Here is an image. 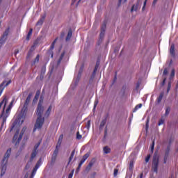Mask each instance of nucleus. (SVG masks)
I'll use <instances>...</instances> for the list:
<instances>
[{
    "label": "nucleus",
    "mask_w": 178,
    "mask_h": 178,
    "mask_svg": "<svg viewBox=\"0 0 178 178\" xmlns=\"http://www.w3.org/2000/svg\"><path fill=\"white\" fill-rule=\"evenodd\" d=\"M170 91V88H167V92L169 93Z\"/></svg>",
    "instance_id": "63"
},
{
    "label": "nucleus",
    "mask_w": 178,
    "mask_h": 178,
    "mask_svg": "<svg viewBox=\"0 0 178 178\" xmlns=\"http://www.w3.org/2000/svg\"><path fill=\"white\" fill-rule=\"evenodd\" d=\"M172 143H173V139H172V138H170V140H169V144H168V145H170V147L172 145Z\"/></svg>",
    "instance_id": "51"
},
{
    "label": "nucleus",
    "mask_w": 178,
    "mask_h": 178,
    "mask_svg": "<svg viewBox=\"0 0 178 178\" xmlns=\"http://www.w3.org/2000/svg\"><path fill=\"white\" fill-rule=\"evenodd\" d=\"M5 106H6V103L4 104V106L3 108V111L1 114V119L3 120V122H2V126H3V124H5V123H6V119L8 118V116H9V113L10 112V108H8V107L7 108V109L6 110V113L5 114Z\"/></svg>",
    "instance_id": "5"
},
{
    "label": "nucleus",
    "mask_w": 178,
    "mask_h": 178,
    "mask_svg": "<svg viewBox=\"0 0 178 178\" xmlns=\"http://www.w3.org/2000/svg\"><path fill=\"white\" fill-rule=\"evenodd\" d=\"M58 38H56L55 40L51 43V46H50V49L51 51H52V49H54V48H55V44H56V42L58 41Z\"/></svg>",
    "instance_id": "23"
},
{
    "label": "nucleus",
    "mask_w": 178,
    "mask_h": 178,
    "mask_svg": "<svg viewBox=\"0 0 178 178\" xmlns=\"http://www.w3.org/2000/svg\"><path fill=\"white\" fill-rule=\"evenodd\" d=\"M12 152V149L9 148L5 155L3 159H2L1 161V176H3V175H5L6 172V165H8V159H9V157L10 156V153Z\"/></svg>",
    "instance_id": "2"
},
{
    "label": "nucleus",
    "mask_w": 178,
    "mask_h": 178,
    "mask_svg": "<svg viewBox=\"0 0 178 178\" xmlns=\"http://www.w3.org/2000/svg\"><path fill=\"white\" fill-rule=\"evenodd\" d=\"M163 98V92L161 93L159 97L156 99L157 104H161L162 102V99Z\"/></svg>",
    "instance_id": "22"
},
{
    "label": "nucleus",
    "mask_w": 178,
    "mask_h": 178,
    "mask_svg": "<svg viewBox=\"0 0 178 178\" xmlns=\"http://www.w3.org/2000/svg\"><path fill=\"white\" fill-rule=\"evenodd\" d=\"M51 112H52V106H49L47 111H46L44 114V117L49 118V115H51Z\"/></svg>",
    "instance_id": "14"
},
{
    "label": "nucleus",
    "mask_w": 178,
    "mask_h": 178,
    "mask_svg": "<svg viewBox=\"0 0 178 178\" xmlns=\"http://www.w3.org/2000/svg\"><path fill=\"white\" fill-rule=\"evenodd\" d=\"M90 126H91V120H88L86 124L87 129H90Z\"/></svg>",
    "instance_id": "47"
},
{
    "label": "nucleus",
    "mask_w": 178,
    "mask_h": 178,
    "mask_svg": "<svg viewBox=\"0 0 178 178\" xmlns=\"http://www.w3.org/2000/svg\"><path fill=\"white\" fill-rule=\"evenodd\" d=\"M58 152H59V149H58V146H56V149L54 150L53 154L58 155Z\"/></svg>",
    "instance_id": "41"
},
{
    "label": "nucleus",
    "mask_w": 178,
    "mask_h": 178,
    "mask_svg": "<svg viewBox=\"0 0 178 178\" xmlns=\"http://www.w3.org/2000/svg\"><path fill=\"white\" fill-rule=\"evenodd\" d=\"M9 28H8L0 39V48L2 47L3 44H5V41H6V38H8V35H9Z\"/></svg>",
    "instance_id": "10"
},
{
    "label": "nucleus",
    "mask_w": 178,
    "mask_h": 178,
    "mask_svg": "<svg viewBox=\"0 0 178 178\" xmlns=\"http://www.w3.org/2000/svg\"><path fill=\"white\" fill-rule=\"evenodd\" d=\"M42 161V160L41 159H40L38 161L36 165H39L40 166Z\"/></svg>",
    "instance_id": "55"
},
{
    "label": "nucleus",
    "mask_w": 178,
    "mask_h": 178,
    "mask_svg": "<svg viewBox=\"0 0 178 178\" xmlns=\"http://www.w3.org/2000/svg\"><path fill=\"white\" fill-rule=\"evenodd\" d=\"M41 94V92L40 90H38L35 93V97L33 99V102H35L38 101V99L40 98V95Z\"/></svg>",
    "instance_id": "21"
},
{
    "label": "nucleus",
    "mask_w": 178,
    "mask_h": 178,
    "mask_svg": "<svg viewBox=\"0 0 178 178\" xmlns=\"http://www.w3.org/2000/svg\"><path fill=\"white\" fill-rule=\"evenodd\" d=\"M81 135L80 134V132H76V138L77 140H81Z\"/></svg>",
    "instance_id": "40"
},
{
    "label": "nucleus",
    "mask_w": 178,
    "mask_h": 178,
    "mask_svg": "<svg viewBox=\"0 0 178 178\" xmlns=\"http://www.w3.org/2000/svg\"><path fill=\"white\" fill-rule=\"evenodd\" d=\"M38 168H40V165L36 164V165H35V167H34L33 169H35V170H38Z\"/></svg>",
    "instance_id": "54"
},
{
    "label": "nucleus",
    "mask_w": 178,
    "mask_h": 178,
    "mask_svg": "<svg viewBox=\"0 0 178 178\" xmlns=\"http://www.w3.org/2000/svg\"><path fill=\"white\" fill-rule=\"evenodd\" d=\"M159 165V158L156 156L153 157L152 165V170L155 172V173H158V166Z\"/></svg>",
    "instance_id": "7"
},
{
    "label": "nucleus",
    "mask_w": 178,
    "mask_h": 178,
    "mask_svg": "<svg viewBox=\"0 0 178 178\" xmlns=\"http://www.w3.org/2000/svg\"><path fill=\"white\" fill-rule=\"evenodd\" d=\"M43 101L44 99H42V97H41L38 104V108L36 112V115H38V118L33 128V131H35L37 129L40 130L44 124V122H45V118H42V113H44V106H42Z\"/></svg>",
    "instance_id": "1"
},
{
    "label": "nucleus",
    "mask_w": 178,
    "mask_h": 178,
    "mask_svg": "<svg viewBox=\"0 0 178 178\" xmlns=\"http://www.w3.org/2000/svg\"><path fill=\"white\" fill-rule=\"evenodd\" d=\"M13 102H14V101L13 100H12L11 101V102L10 103V104L8 105V108L9 109H12V108H13Z\"/></svg>",
    "instance_id": "46"
},
{
    "label": "nucleus",
    "mask_w": 178,
    "mask_h": 178,
    "mask_svg": "<svg viewBox=\"0 0 178 178\" xmlns=\"http://www.w3.org/2000/svg\"><path fill=\"white\" fill-rule=\"evenodd\" d=\"M169 72L168 71V68H165L163 72V76H166Z\"/></svg>",
    "instance_id": "44"
},
{
    "label": "nucleus",
    "mask_w": 178,
    "mask_h": 178,
    "mask_svg": "<svg viewBox=\"0 0 178 178\" xmlns=\"http://www.w3.org/2000/svg\"><path fill=\"white\" fill-rule=\"evenodd\" d=\"M31 162H33V161H31V157L30 160L28 161L26 165L25 166L26 170H29L30 168V166L31 165Z\"/></svg>",
    "instance_id": "27"
},
{
    "label": "nucleus",
    "mask_w": 178,
    "mask_h": 178,
    "mask_svg": "<svg viewBox=\"0 0 178 178\" xmlns=\"http://www.w3.org/2000/svg\"><path fill=\"white\" fill-rule=\"evenodd\" d=\"M106 120H107L106 118L102 120V121L100 123L99 129H102V127H104V126L106 124Z\"/></svg>",
    "instance_id": "25"
},
{
    "label": "nucleus",
    "mask_w": 178,
    "mask_h": 178,
    "mask_svg": "<svg viewBox=\"0 0 178 178\" xmlns=\"http://www.w3.org/2000/svg\"><path fill=\"white\" fill-rule=\"evenodd\" d=\"M44 20H45V16H42L36 23V26H42L44 23Z\"/></svg>",
    "instance_id": "15"
},
{
    "label": "nucleus",
    "mask_w": 178,
    "mask_h": 178,
    "mask_svg": "<svg viewBox=\"0 0 178 178\" xmlns=\"http://www.w3.org/2000/svg\"><path fill=\"white\" fill-rule=\"evenodd\" d=\"M74 173V170H72L68 175V178H73V175Z\"/></svg>",
    "instance_id": "39"
},
{
    "label": "nucleus",
    "mask_w": 178,
    "mask_h": 178,
    "mask_svg": "<svg viewBox=\"0 0 178 178\" xmlns=\"http://www.w3.org/2000/svg\"><path fill=\"white\" fill-rule=\"evenodd\" d=\"M72 35H73V32L72 31V30H70L68 31V33H67V37L65 38V41H70V38H72Z\"/></svg>",
    "instance_id": "17"
},
{
    "label": "nucleus",
    "mask_w": 178,
    "mask_h": 178,
    "mask_svg": "<svg viewBox=\"0 0 178 178\" xmlns=\"http://www.w3.org/2000/svg\"><path fill=\"white\" fill-rule=\"evenodd\" d=\"M62 140H63V135H60L59 136L58 143L60 144V143H62Z\"/></svg>",
    "instance_id": "45"
},
{
    "label": "nucleus",
    "mask_w": 178,
    "mask_h": 178,
    "mask_svg": "<svg viewBox=\"0 0 178 178\" xmlns=\"http://www.w3.org/2000/svg\"><path fill=\"white\" fill-rule=\"evenodd\" d=\"M175 69H172L171 71V74L170 75V79H173L175 77Z\"/></svg>",
    "instance_id": "35"
},
{
    "label": "nucleus",
    "mask_w": 178,
    "mask_h": 178,
    "mask_svg": "<svg viewBox=\"0 0 178 178\" xmlns=\"http://www.w3.org/2000/svg\"><path fill=\"white\" fill-rule=\"evenodd\" d=\"M134 168V162H133V161H131L129 163V170H133Z\"/></svg>",
    "instance_id": "30"
},
{
    "label": "nucleus",
    "mask_w": 178,
    "mask_h": 178,
    "mask_svg": "<svg viewBox=\"0 0 178 178\" xmlns=\"http://www.w3.org/2000/svg\"><path fill=\"white\" fill-rule=\"evenodd\" d=\"M32 35H33V29H30L26 35V41H30V38H31Z\"/></svg>",
    "instance_id": "20"
},
{
    "label": "nucleus",
    "mask_w": 178,
    "mask_h": 178,
    "mask_svg": "<svg viewBox=\"0 0 178 178\" xmlns=\"http://www.w3.org/2000/svg\"><path fill=\"white\" fill-rule=\"evenodd\" d=\"M41 143L38 142L34 146L33 150L31 154V161H34V158L37 156V154H38V147H40Z\"/></svg>",
    "instance_id": "8"
},
{
    "label": "nucleus",
    "mask_w": 178,
    "mask_h": 178,
    "mask_svg": "<svg viewBox=\"0 0 178 178\" xmlns=\"http://www.w3.org/2000/svg\"><path fill=\"white\" fill-rule=\"evenodd\" d=\"M107 134H108V127H106V129L104 131V137H106Z\"/></svg>",
    "instance_id": "49"
},
{
    "label": "nucleus",
    "mask_w": 178,
    "mask_h": 178,
    "mask_svg": "<svg viewBox=\"0 0 178 178\" xmlns=\"http://www.w3.org/2000/svg\"><path fill=\"white\" fill-rule=\"evenodd\" d=\"M166 83V77H165L162 81L161 86H165Z\"/></svg>",
    "instance_id": "50"
},
{
    "label": "nucleus",
    "mask_w": 178,
    "mask_h": 178,
    "mask_svg": "<svg viewBox=\"0 0 178 178\" xmlns=\"http://www.w3.org/2000/svg\"><path fill=\"white\" fill-rule=\"evenodd\" d=\"M170 113V107L168 106L165 108V116H169V114Z\"/></svg>",
    "instance_id": "28"
},
{
    "label": "nucleus",
    "mask_w": 178,
    "mask_h": 178,
    "mask_svg": "<svg viewBox=\"0 0 178 178\" xmlns=\"http://www.w3.org/2000/svg\"><path fill=\"white\" fill-rule=\"evenodd\" d=\"M63 56H65V52L61 54V55L58 59V63H60V62H62V59H63Z\"/></svg>",
    "instance_id": "36"
},
{
    "label": "nucleus",
    "mask_w": 178,
    "mask_h": 178,
    "mask_svg": "<svg viewBox=\"0 0 178 178\" xmlns=\"http://www.w3.org/2000/svg\"><path fill=\"white\" fill-rule=\"evenodd\" d=\"M99 65L98 64V63H97L95 69L93 70V74H95L97 73V71L98 70V67H99Z\"/></svg>",
    "instance_id": "34"
},
{
    "label": "nucleus",
    "mask_w": 178,
    "mask_h": 178,
    "mask_svg": "<svg viewBox=\"0 0 178 178\" xmlns=\"http://www.w3.org/2000/svg\"><path fill=\"white\" fill-rule=\"evenodd\" d=\"M6 104V98H4L2 102H0V109L2 108L3 103Z\"/></svg>",
    "instance_id": "37"
},
{
    "label": "nucleus",
    "mask_w": 178,
    "mask_h": 178,
    "mask_svg": "<svg viewBox=\"0 0 178 178\" xmlns=\"http://www.w3.org/2000/svg\"><path fill=\"white\" fill-rule=\"evenodd\" d=\"M170 152V145H168L166 149H165L163 163H166L168 162V158H169Z\"/></svg>",
    "instance_id": "12"
},
{
    "label": "nucleus",
    "mask_w": 178,
    "mask_h": 178,
    "mask_svg": "<svg viewBox=\"0 0 178 178\" xmlns=\"http://www.w3.org/2000/svg\"><path fill=\"white\" fill-rule=\"evenodd\" d=\"M105 30H106V20H104L102 25V31L99 34L98 45H101V44L102 43V41H104V37H105Z\"/></svg>",
    "instance_id": "4"
},
{
    "label": "nucleus",
    "mask_w": 178,
    "mask_h": 178,
    "mask_svg": "<svg viewBox=\"0 0 178 178\" xmlns=\"http://www.w3.org/2000/svg\"><path fill=\"white\" fill-rule=\"evenodd\" d=\"M165 123V119L161 118L159 120L158 126H162Z\"/></svg>",
    "instance_id": "32"
},
{
    "label": "nucleus",
    "mask_w": 178,
    "mask_h": 178,
    "mask_svg": "<svg viewBox=\"0 0 178 178\" xmlns=\"http://www.w3.org/2000/svg\"><path fill=\"white\" fill-rule=\"evenodd\" d=\"M171 87H172V83L171 82H168V88L170 89Z\"/></svg>",
    "instance_id": "57"
},
{
    "label": "nucleus",
    "mask_w": 178,
    "mask_h": 178,
    "mask_svg": "<svg viewBox=\"0 0 178 178\" xmlns=\"http://www.w3.org/2000/svg\"><path fill=\"white\" fill-rule=\"evenodd\" d=\"M103 151L104 154H110L111 153V148L109 147L106 146L104 147Z\"/></svg>",
    "instance_id": "24"
},
{
    "label": "nucleus",
    "mask_w": 178,
    "mask_h": 178,
    "mask_svg": "<svg viewBox=\"0 0 178 178\" xmlns=\"http://www.w3.org/2000/svg\"><path fill=\"white\" fill-rule=\"evenodd\" d=\"M149 158H151V155L148 154L145 158V162L147 163L149 161Z\"/></svg>",
    "instance_id": "48"
},
{
    "label": "nucleus",
    "mask_w": 178,
    "mask_h": 178,
    "mask_svg": "<svg viewBox=\"0 0 178 178\" xmlns=\"http://www.w3.org/2000/svg\"><path fill=\"white\" fill-rule=\"evenodd\" d=\"M74 154H76V149H74L70 154V156L69 158L68 165L73 161V158L74 157Z\"/></svg>",
    "instance_id": "18"
},
{
    "label": "nucleus",
    "mask_w": 178,
    "mask_h": 178,
    "mask_svg": "<svg viewBox=\"0 0 178 178\" xmlns=\"http://www.w3.org/2000/svg\"><path fill=\"white\" fill-rule=\"evenodd\" d=\"M26 130H27V128L26 127H23L19 135V130H17L13 138V144H15V145H17L20 141H22V138H23V135L24 133H26Z\"/></svg>",
    "instance_id": "3"
},
{
    "label": "nucleus",
    "mask_w": 178,
    "mask_h": 178,
    "mask_svg": "<svg viewBox=\"0 0 178 178\" xmlns=\"http://www.w3.org/2000/svg\"><path fill=\"white\" fill-rule=\"evenodd\" d=\"M142 107H143V104H139L136 105L135 106V108H134L133 112H137V111H138V109H140Z\"/></svg>",
    "instance_id": "26"
},
{
    "label": "nucleus",
    "mask_w": 178,
    "mask_h": 178,
    "mask_svg": "<svg viewBox=\"0 0 178 178\" xmlns=\"http://www.w3.org/2000/svg\"><path fill=\"white\" fill-rule=\"evenodd\" d=\"M31 97H33V93H29L22 109V112L23 113H26V112H27L29 104H30V101H31Z\"/></svg>",
    "instance_id": "6"
},
{
    "label": "nucleus",
    "mask_w": 178,
    "mask_h": 178,
    "mask_svg": "<svg viewBox=\"0 0 178 178\" xmlns=\"http://www.w3.org/2000/svg\"><path fill=\"white\" fill-rule=\"evenodd\" d=\"M118 173H119V170H118L116 168L114 169V173H113L114 177H116L118 176Z\"/></svg>",
    "instance_id": "42"
},
{
    "label": "nucleus",
    "mask_w": 178,
    "mask_h": 178,
    "mask_svg": "<svg viewBox=\"0 0 178 178\" xmlns=\"http://www.w3.org/2000/svg\"><path fill=\"white\" fill-rule=\"evenodd\" d=\"M35 47V44H33V46H31V51H34Z\"/></svg>",
    "instance_id": "59"
},
{
    "label": "nucleus",
    "mask_w": 178,
    "mask_h": 178,
    "mask_svg": "<svg viewBox=\"0 0 178 178\" xmlns=\"http://www.w3.org/2000/svg\"><path fill=\"white\" fill-rule=\"evenodd\" d=\"M154 147H155V141L153 140L152 144V146H151V151H152V152H154Z\"/></svg>",
    "instance_id": "43"
},
{
    "label": "nucleus",
    "mask_w": 178,
    "mask_h": 178,
    "mask_svg": "<svg viewBox=\"0 0 178 178\" xmlns=\"http://www.w3.org/2000/svg\"><path fill=\"white\" fill-rule=\"evenodd\" d=\"M58 155L56 154H53L51 156V163H54L56 161V157Z\"/></svg>",
    "instance_id": "31"
},
{
    "label": "nucleus",
    "mask_w": 178,
    "mask_h": 178,
    "mask_svg": "<svg viewBox=\"0 0 178 178\" xmlns=\"http://www.w3.org/2000/svg\"><path fill=\"white\" fill-rule=\"evenodd\" d=\"M14 127H15V126H13V127L10 128V133L13 130Z\"/></svg>",
    "instance_id": "62"
},
{
    "label": "nucleus",
    "mask_w": 178,
    "mask_h": 178,
    "mask_svg": "<svg viewBox=\"0 0 178 178\" xmlns=\"http://www.w3.org/2000/svg\"><path fill=\"white\" fill-rule=\"evenodd\" d=\"M94 163H95V159H92L88 163V165L92 168V166H94Z\"/></svg>",
    "instance_id": "29"
},
{
    "label": "nucleus",
    "mask_w": 178,
    "mask_h": 178,
    "mask_svg": "<svg viewBox=\"0 0 178 178\" xmlns=\"http://www.w3.org/2000/svg\"><path fill=\"white\" fill-rule=\"evenodd\" d=\"M143 176H144V174H143V173H141L140 177V178H143Z\"/></svg>",
    "instance_id": "64"
},
{
    "label": "nucleus",
    "mask_w": 178,
    "mask_h": 178,
    "mask_svg": "<svg viewBox=\"0 0 178 178\" xmlns=\"http://www.w3.org/2000/svg\"><path fill=\"white\" fill-rule=\"evenodd\" d=\"M24 140H25V141H27L29 140V136H24Z\"/></svg>",
    "instance_id": "61"
},
{
    "label": "nucleus",
    "mask_w": 178,
    "mask_h": 178,
    "mask_svg": "<svg viewBox=\"0 0 178 178\" xmlns=\"http://www.w3.org/2000/svg\"><path fill=\"white\" fill-rule=\"evenodd\" d=\"M45 71H46L45 67H42V69H41V73L44 74V73H45Z\"/></svg>",
    "instance_id": "52"
},
{
    "label": "nucleus",
    "mask_w": 178,
    "mask_h": 178,
    "mask_svg": "<svg viewBox=\"0 0 178 178\" xmlns=\"http://www.w3.org/2000/svg\"><path fill=\"white\" fill-rule=\"evenodd\" d=\"M170 54L172 56H175L176 53L175 52V44H172L170 49Z\"/></svg>",
    "instance_id": "16"
},
{
    "label": "nucleus",
    "mask_w": 178,
    "mask_h": 178,
    "mask_svg": "<svg viewBox=\"0 0 178 178\" xmlns=\"http://www.w3.org/2000/svg\"><path fill=\"white\" fill-rule=\"evenodd\" d=\"M157 2H158V0H154L152 5H156Z\"/></svg>",
    "instance_id": "58"
},
{
    "label": "nucleus",
    "mask_w": 178,
    "mask_h": 178,
    "mask_svg": "<svg viewBox=\"0 0 178 178\" xmlns=\"http://www.w3.org/2000/svg\"><path fill=\"white\" fill-rule=\"evenodd\" d=\"M97 105H98V102H95L94 108H96Z\"/></svg>",
    "instance_id": "60"
},
{
    "label": "nucleus",
    "mask_w": 178,
    "mask_h": 178,
    "mask_svg": "<svg viewBox=\"0 0 178 178\" xmlns=\"http://www.w3.org/2000/svg\"><path fill=\"white\" fill-rule=\"evenodd\" d=\"M12 83V81L9 80L8 82L6 81H3L0 84V97L2 95V93L3 92V90H5V87H8Z\"/></svg>",
    "instance_id": "11"
},
{
    "label": "nucleus",
    "mask_w": 178,
    "mask_h": 178,
    "mask_svg": "<svg viewBox=\"0 0 178 178\" xmlns=\"http://www.w3.org/2000/svg\"><path fill=\"white\" fill-rule=\"evenodd\" d=\"M146 6H147V2L144 1L143 6L142 8V10H144L145 9Z\"/></svg>",
    "instance_id": "53"
},
{
    "label": "nucleus",
    "mask_w": 178,
    "mask_h": 178,
    "mask_svg": "<svg viewBox=\"0 0 178 178\" xmlns=\"http://www.w3.org/2000/svg\"><path fill=\"white\" fill-rule=\"evenodd\" d=\"M92 168V167H90V165H88V166L86 167V170L90 171V170H91V168Z\"/></svg>",
    "instance_id": "56"
},
{
    "label": "nucleus",
    "mask_w": 178,
    "mask_h": 178,
    "mask_svg": "<svg viewBox=\"0 0 178 178\" xmlns=\"http://www.w3.org/2000/svg\"><path fill=\"white\" fill-rule=\"evenodd\" d=\"M89 157H90V154L88 153H86L83 156V158L79 162V165L76 168V172H79L80 169H81V166H83V164L84 163V162H86V161H87V159H88Z\"/></svg>",
    "instance_id": "9"
},
{
    "label": "nucleus",
    "mask_w": 178,
    "mask_h": 178,
    "mask_svg": "<svg viewBox=\"0 0 178 178\" xmlns=\"http://www.w3.org/2000/svg\"><path fill=\"white\" fill-rule=\"evenodd\" d=\"M40 62V54H38L33 61L31 63V66H35V63Z\"/></svg>",
    "instance_id": "13"
},
{
    "label": "nucleus",
    "mask_w": 178,
    "mask_h": 178,
    "mask_svg": "<svg viewBox=\"0 0 178 178\" xmlns=\"http://www.w3.org/2000/svg\"><path fill=\"white\" fill-rule=\"evenodd\" d=\"M74 173V170H72L68 175V178H73V175Z\"/></svg>",
    "instance_id": "38"
},
{
    "label": "nucleus",
    "mask_w": 178,
    "mask_h": 178,
    "mask_svg": "<svg viewBox=\"0 0 178 178\" xmlns=\"http://www.w3.org/2000/svg\"><path fill=\"white\" fill-rule=\"evenodd\" d=\"M138 5H140V1L137 2L136 5H133L131 8V12H136L137 9H138Z\"/></svg>",
    "instance_id": "19"
},
{
    "label": "nucleus",
    "mask_w": 178,
    "mask_h": 178,
    "mask_svg": "<svg viewBox=\"0 0 178 178\" xmlns=\"http://www.w3.org/2000/svg\"><path fill=\"white\" fill-rule=\"evenodd\" d=\"M35 173H37V170L33 168V170H32V172H31L30 178H33L34 176H35Z\"/></svg>",
    "instance_id": "33"
}]
</instances>
